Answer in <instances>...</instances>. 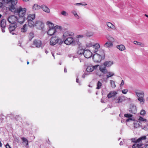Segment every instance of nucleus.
Instances as JSON below:
<instances>
[{
    "instance_id": "f257e3e1",
    "label": "nucleus",
    "mask_w": 148,
    "mask_h": 148,
    "mask_svg": "<svg viewBox=\"0 0 148 148\" xmlns=\"http://www.w3.org/2000/svg\"><path fill=\"white\" fill-rule=\"evenodd\" d=\"M105 54L103 50H101L98 52V53L94 54L93 56V59L95 62H99L102 60L104 59Z\"/></svg>"
},
{
    "instance_id": "f03ea898",
    "label": "nucleus",
    "mask_w": 148,
    "mask_h": 148,
    "mask_svg": "<svg viewBox=\"0 0 148 148\" xmlns=\"http://www.w3.org/2000/svg\"><path fill=\"white\" fill-rule=\"evenodd\" d=\"M27 11V9L25 8H22L20 6L16 8L14 13L15 15H18V16H24Z\"/></svg>"
},
{
    "instance_id": "7ed1b4c3",
    "label": "nucleus",
    "mask_w": 148,
    "mask_h": 148,
    "mask_svg": "<svg viewBox=\"0 0 148 148\" xmlns=\"http://www.w3.org/2000/svg\"><path fill=\"white\" fill-rule=\"evenodd\" d=\"M6 3H11V5L9 8V10L11 11L14 13V14L16 8H15V5L17 3V0H6Z\"/></svg>"
},
{
    "instance_id": "20e7f679",
    "label": "nucleus",
    "mask_w": 148,
    "mask_h": 148,
    "mask_svg": "<svg viewBox=\"0 0 148 148\" xmlns=\"http://www.w3.org/2000/svg\"><path fill=\"white\" fill-rule=\"evenodd\" d=\"M146 137L145 136H143L138 139L136 140L135 138H132L127 140L128 143L130 144L134 143H140L143 140H145L146 139Z\"/></svg>"
},
{
    "instance_id": "39448f33",
    "label": "nucleus",
    "mask_w": 148,
    "mask_h": 148,
    "mask_svg": "<svg viewBox=\"0 0 148 148\" xmlns=\"http://www.w3.org/2000/svg\"><path fill=\"white\" fill-rule=\"evenodd\" d=\"M7 20L10 23L14 24L17 23V17L14 15H12L8 17Z\"/></svg>"
},
{
    "instance_id": "423d86ee",
    "label": "nucleus",
    "mask_w": 148,
    "mask_h": 148,
    "mask_svg": "<svg viewBox=\"0 0 148 148\" xmlns=\"http://www.w3.org/2000/svg\"><path fill=\"white\" fill-rule=\"evenodd\" d=\"M59 40L60 38L58 36L53 37L50 39V44L54 46L58 43Z\"/></svg>"
},
{
    "instance_id": "0eeeda50",
    "label": "nucleus",
    "mask_w": 148,
    "mask_h": 148,
    "mask_svg": "<svg viewBox=\"0 0 148 148\" xmlns=\"http://www.w3.org/2000/svg\"><path fill=\"white\" fill-rule=\"evenodd\" d=\"M74 42V39L72 36L64 40V43L66 45H69L73 44Z\"/></svg>"
},
{
    "instance_id": "6e6552de",
    "label": "nucleus",
    "mask_w": 148,
    "mask_h": 148,
    "mask_svg": "<svg viewBox=\"0 0 148 148\" xmlns=\"http://www.w3.org/2000/svg\"><path fill=\"white\" fill-rule=\"evenodd\" d=\"M134 92L138 97V98L144 97L145 94L144 91L139 90H136L134 91Z\"/></svg>"
},
{
    "instance_id": "1a4fd4ad",
    "label": "nucleus",
    "mask_w": 148,
    "mask_h": 148,
    "mask_svg": "<svg viewBox=\"0 0 148 148\" xmlns=\"http://www.w3.org/2000/svg\"><path fill=\"white\" fill-rule=\"evenodd\" d=\"M99 66V65L98 64L95 65L94 66H88L86 69V71L87 72H91L93 71L94 70L97 69Z\"/></svg>"
},
{
    "instance_id": "9d476101",
    "label": "nucleus",
    "mask_w": 148,
    "mask_h": 148,
    "mask_svg": "<svg viewBox=\"0 0 148 148\" xmlns=\"http://www.w3.org/2000/svg\"><path fill=\"white\" fill-rule=\"evenodd\" d=\"M73 33L71 32H66L64 33L63 35V38L65 40L68 38L73 36Z\"/></svg>"
},
{
    "instance_id": "9b49d317",
    "label": "nucleus",
    "mask_w": 148,
    "mask_h": 148,
    "mask_svg": "<svg viewBox=\"0 0 148 148\" xmlns=\"http://www.w3.org/2000/svg\"><path fill=\"white\" fill-rule=\"evenodd\" d=\"M6 21L5 19L1 20L0 22V26L1 28L2 32H5V28L6 26Z\"/></svg>"
},
{
    "instance_id": "f8f14e48",
    "label": "nucleus",
    "mask_w": 148,
    "mask_h": 148,
    "mask_svg": "<svg viewBox=\"0 0 148 148\" xmlns=\"http://www.w3.org/2000/svg\"><path fill=\"white\" fill-rule=\"evenodd\" d=\"M129 111L132 114H136L137 112L136 106L133 105H131L129 109Z\"/></svg>"
},
{
    "instance_id": "ddd939ff",
    "label": "nucleus",
    "mask_w": 148,
    "mask_h": 148,
    "mask_svg": "<svg viewBox=\"0 0 148 148\" xmlns=\"http://www.w3.org/2000/svg\"><path fill=\"white\" fill-rule=\"evenodd\" d=\"M36 25L35 26L37 27V28L39 29H43L44 27V23L39 21H36L35 22Z\"/></svg>"
},
{
    "instance_id": "4468645a",
    "label": "nucleus",
    "mask_w": 148,
    "mask_h": 148,
    "mask_svg": "<svg viewBox=\"0 0 148 148\" xmlns=\"http://www.w3.org/2000/svg\"><path fill=\"white\" fill-rule=\"evenodd\" d=\"M33 45L35 46L36 47L40 48L41 45V41L39 40L35 39L33 42Z\"/></svg>"
},
{
    "instance_id": "2eb2a0df",
    "label": "nucleus",
    "mask_w": 148,
    "mask_h": 148,
    "mask_svg": "<svg viewBox=\"0 0 148 148\" xmlns=\"http://www.w3.org/2000/svg\"><path fill=\"white\" fill-rule=\"evenodd\" d=\"M92 55V53L89 50H85L84 56L85 58H90Z\"/></svg>"
},
{
    "instance_id": "dca6fc26",
    "label": "nucleus",
    "mask_w": 148,
    "mask_h": 148,
    "mask_svg": "<svg viewBox=\"0 0 148 148\" xmlns=\"http://www.w3.org/2000/svg\"><path fill=\"white\" fill-rule=\"evenodd\" d=\"M16 27L17 25L16 24L10 25L9 27L10 33L13 35L15 33L13 32L14 30Z\"/></svg>"
},
{
    "instance_id": "f3484780",
    "label": "nucleus",
    "mask_w": 148,
    "mask_h": 148,
    "mask_svg": "<svg viewBox=\"0 0 148 148\" xmlns=\"http://www.w3.org/2000/svg\"><path fill=\"white\" fill-rule=\"evenodd\" d=\"M56 32V30L55 28H49L47 32V34L49 35L52 36L54 35Z\"/></svg>"
},
{
    "instance_id": "a211bd4d",
    "label": "nucleus",
    "mask_w": 148,
    "mask_h": 148,
    "mask_svg": "<svg viewBox=\"0 0 148 148\" xmlns=\"http://www.w3.org/2000/svg\"><path fill=\"white\" fill-rule=\"evenodd\" d=\"M125 100V97L124 96H121L115 99L116 103H119L123 102Z\"/></svg>"
},
{
    "instance_id": "6ab92c4d",
    "label": "nucleus",
    "mask_w": 148,
    "mask_h": 148,
    "mask_svg": "<svg viewBox=\"0 0 148 148\" xmlns=\"http://www.w3.org/2000/svg\"><path fill=\"white\" fill-rule=\"evenodd\" d=\"M134 127L135 128H138L140 127H142V123L139 121H136L134 122Z\"/></svg>"
},
{
    "instance_id": "aec40b11",
    "label": "nucleus",
    "mask_w": 148,
    "mask_h": 148,
    "mask_svg": "<svg viewBox=\"0 0 148 148\" xmlns=\"http://www.w3.org/2000/svg\"><path fill=\"white\" fill-rule=\"evenodd\" d=\"M35 18V14H29L27 16V21L33 20Z\"/></svg>"
},
{
    "instance_id": "412c9836",
    "label": "nucleus",
    "mask_w": 148,
    "mask_h": 148,
    "mask_svg": "<svg viewBox=\"0 0 148 148\" xmlns=\"http://www.w3.org/2000/svg\"><path fill=\"white\" fill-rule=\"evenodd\" d=\"M117 94V92L115 91H111L108 95L107 97L108 99H110L112 97L115 96Z\"/></svg>"
},
{
    "instance_id": "4be33fe9",
    "label": "nucleus",
    "mask_w": 148,
    "mask_h": 148,
    "mask_svg": "<svg viewBox=\"0 0 148 148\" xmlns=\"http://www.w3.org/2000/svg\"><path fill=\"white\" fill-rule=\"evenodd\" d=\"M41 8L45 12L49 13L50 12V10L49 8L45 5H41Z\"/></svg>"
},
{
    "instance_id": "5701e85b",
    "label": "nucleus",
    "mask_w": 148,
    "mask_h": 148,
    "mask_svg": "<svg viewBox=\"0 0 148 148\" xmlns=\"http://www.w3.org/2000/svg\"><path fill=\"white\" fill-rule=\"evenodd\" d=\"M25 20V19L24 18V16L21 17L18 16V17H17V22H18L20 23H23Z\"/></svg>"
},
{
    "instance_id": "b1692460",
    "label": "nucleus",
    "mask_w": 148,
    "mask_h": 148,
    "mask_svg": "<svg viewBox=\"0 0 148 148\" xmlns=\"http://www.w3.org/2000/svg\"><path fill=\"white\" fill-rule=\"evenodd\" d=\"M112 61H108L104 62L103 64L106 67H109L110 66L113 64Z\"/></svg>"
},
{
    "instance_id": "393cba45",
    "label": "nucleus",
    "mask_w": 148,
    "mask_h": 148,
    "mask_svg": "<svg viewBox=\"0 0 148 148\" xmlns=\"http://www.w3.org/2000/svg\"><path fill=\"white\" fill-rule=\"evenodd\" d=\"M27 30V25L26 24H25L21 28V31L22 32L25 33Z\"/></svg>"
},
{
    "instance_id": "a878e982",
    "label": "nucleus",
    "mask_w": 148,
    "mask_h": 148,
    "mask_svg": "<svg viewBox=\"0 0 148 148\" xmlns=\"http://www.w3.org/2000/svg\"><path fill=\"white\" fill-rule=\"evenodd\" d=\"M27 22L28 26L30 27H34L36 25L35 23L34 22L33 20L27 21Z\"/></svg>"
},
{
    "instance_id": "bb28decb",
    "label": "nucleus",
    "mask_w": 148,
    "mask_h": 148,
    "mask_svg": "<svg viewBox=\"0 0 148 148\" xmlns=\"http://www.w3.org/2000/svg\"><path fill=\"white\" fill-rule=\"evenodd\" d=\"M116 48L121 51H123L125 49V47L123 45H118L116 46Z\"/></svg>"
},
{
    "instance_id": "cd10ccee",
    "label": "nucleus",
    "mask_w": 148,
    "mask_h": 148,
    "mask_svg": "<svg viewBox=\"0 0 148 148\" xmlns=\"http://www.w3.org/2000/svg\"><path fill=\"white\" fill-rule=\"evenodd\" d=\"M106 67H100L99 68V70L100 71L103 73L106 74L107 73L108 70L106 69Z\"/></svg>"
},
{
    "instance_id": "c85d7f7f",
    "label": "nucleus",
    "mask_w": 148,
    "mask_h": 148,
    "mask_svg": "<svg viewBox=\"0 0 148 148\" xmlns=\"http://www.w3.org/2000/svg\"><path fill=\"white\" fill-rule=\"evenodd\" d=\"M134 143L132 146V147L133 148H142V146H141V143L139 144L137 143Z\"/></svg>"
},
{
    "instance_id": "c756f323",
    "label": "nucleus",
    "mask_w": 148,
    "mask_h": 148,
    "mask_svg": "<svg viewBox=\"0 0 148 148\" xmlns=\"http://www.w3.org/2000/svg\"><path fill=\"white\" fill-rule=\"evenodd\" d=\"M113 46L112 43L108 41L104 45V47H110Z\"/></svg>"
},
{
    "instance_id": "7c9ffc66",
    "label": "nucleus",
    "mask_w": 148,
    "mask_h": 148,
    "mask_svg": "<svg viewBox=\"0 0 148 148\" xmlns=\"http://www.w3.org/2000/svg\"><path fill=\"white\" fill-rule=\"evenodd\" d=\"M32 8L33 10H38L41 8V6H40L37 4H35L33 6Z\"/></svg>"
},
{
    "instance_id": "2f4dec72",
    "label": "nucleus",
    "mask_w": 148,
    "mask_h": 148,
    "mask_svg": "<svg viewBox=\"0 0 148 148\" xmlns=\"http://www.w3.org/2000/svg\"><path fill=\"white\" fill-rule=\"evenodd\" d=\"M106 77L107 79L112 77L114 75V72L111 71L107 72L106 73Z\"/></svg>"
},
{
    "instance_id": "473e14b6",
    "label": "nucleus",
    "mask_w": 148,
    "mask_h": 148,
    "mask_svg": "<svg viewBox=\"0 0 148 148\" xmlns=\"http://www.w3.org/2000/svg\"><path fill=\"white\" fill-rule=\"evenodd\" d=\"M138 100L139 101L140 104L141 105H143L145 104V99L144 97L138 98Z\"/></svg>"
},
{
    "instance_id": "72a5a7b5",
    "label": "nucleus",
    "mask_w": 148,
    "mask_h": 148,
    "mask_svg": "<svg viewBox=\"0 0 148 148\" xmlns=\"http://www.w3.org/2000/svg\"><path fill=\"white\" fill-rule=\"evenodd\" d=\"M107 26L113 30L116 29L115 26L110 22H108L106 23Z\"/></svg>"
},
{
    "instance_id": "f704fd0d",
    "label": "nucleus",
    "mask_w": 148,
    "mask_h": 148,
    "mask_svg": "<svg viewBox=\"0 0 148 148\" xmlns=\"http://www.w3.org/2000/svg\"><path fill=\"white\" fill-rule=\"evenodd\" d=\"M100 46L99 45L98 43H96L94 45H93V47L95 49V50H94V52L95 53L96 52L98 49L100 48Z\"/></svg>"
},
{
    "instance_id": "c9c22d12",
    "label": "nucleus",
    "mask_w": 148,
    "mask_h": 148,
    "mask_svg": "<svg viewBox=\"0 0 148 148\" xmlns=\"http://www.w3.org/2000/svg\"><path fill=\"white\" fill-rule=\"evenodd\" d=\"M46 24H47V25H48V27H49V28H55L54 27L53 24L51 22H49V21L47 22L46 23Z\"/></svg>"
},
{
    "instance_id": "e433bc0d",
    "label": "nucleus",
    "mask_w": 148,
    "mask_h": 148,
    "mask_svg": "<svg viewBox=\"0 0 148 148\" xmlns=\"http://www.w3.org/2000/svg\"><path fill=\"white\" fill-rule=\"evenodd\" d=\"M134 43L135 45H137L140 46L141 47H143L145 46V45L144 44L136 41H134Z\"/></svg>"
},
{
    "instance_id": "4c0bfd02",
    "label": "nucleus",
    "mask_w": 148,
    "mask_h": 148,
    "mask_svg": "<svg viewBox=\"0 0 148 148\" xmlns=\"http://www.w3.org/2000/svg\"><path fill=\"white\" fill-rule=\"evenodd\" d=\"M34 34L33 32H30L28 36V37L29 38V40L31 41L32 39L34 37Z\"/></svg>"
},
{
    "instance_id": "58836bf2",
    "label": "nucleus",
    "mask_w": 148,
    "mask_h": 148,
    "mask_svg": "<svg viewBox=\"0 0 148 148\" xmlns=\"http://www.w3.org/2000/svg\"><path fill=\"white\" fill-rule=\"evenodd\" d=\"M85 51V50H84L83 49H81L78 50L77 53L79 54H83L84 55Z\"/></svg>"
},
{
    "instance_id": "ea45409f",
    "label": "nucleus",
    "mask_w": 148,
    "mask_h": 148,
    "mask_svg": "<svg viewBox=\"0 0 148 148\" xmlns=\"http://www.w3.org/2000/svg\"><path fill=\"white\" fill-rule=\"evenodd\" d=\"M97 87H96L97 89H99L101 88L102 86L101 83L99 81L97 83Z\"/></svg>"
},
{
    "instance_id": "a19ab883",
    "label": "nucleus",
    "mask_w": 148,
    "mask_h": 148,
    "mask_svg": "<svg viewBox=\"0 0 148 148\" xmlns=\"http://www.w3.org/2000/svg\"><path fill=\"white\" fill-rule=\"evenodd\" d=\"M107 39L108 40L109 42H111L112 43L113 42H114V39L113 37L109 36L107 38Z\"/></svg>"
},
{
    "instance_id": "79ce46f5",
    "label": "nucleus",
    "mask_w": 148,
    "mask_h": 148,
    "mask_svg": "<svg viewBox=\"0 0 148 148\" xmlns=\"http://www.w3.org/2000/svg\"><path fill=\"white\" fill-rule=\"evenodd\" d=\"M110 83L111 84V86L112 88H115L116 86V85L115 84V82L112 80H110Z\"/></svg>"
},
{
    "instance_id": "37998d69",
    "label": "nucleus",
    "mask_w": 148,
    "mask_h": 148,
    "mask_svg": "<svg viewBox=\"0 0 148 148\" xmlns=\"http://www.w3.org/2000/svg\"><path fill=\"white\" fill-rule=\"evenodd\" d=\"M75 5H82V6H84L85 5H87V4L85 2H83L82 3H77L75 4Z\"/></svg>"
},
{
    "instance_id": "c03bdc74",
    "label": "nucleus",
    "mask_w": 148,
    "mask_h": 148,
    "mask_svg": "<svg viewBox=\"0 0 148 148\" xmlns=\"http://www.w3.org/2000/svg\"><path fill=\"white\" fill-rule=\"evenodd\" d=\"M22 141L24 142L27 145H28V141L26 138L24 137H23L22 138Z\"/></svg>"
},
{
    "instance_id": "a18cd8bd",
    "label": "nucleus",
    "mask_w": 148,
    "mask_h": 148,
    "mask_svg": "<svg viewBox=\"0 0 148 148\" xmlns=\"http://www.w3.org/2000/svg\"><path fill=\"white\" fill-rule=\"evenodd\" d=\"M72 13L74 15L75 17L77 18H79V16L77 14L76 12L75 11H73L72 12Z\"/></svg>"
},
{
    "instance_id": "49530a36",
    "label": "nucleus",
    "mask_w": 148,
    "mask_h": 148,
    "mask_svg": "<svg viewBox=\"0 0 148 148\" xmlns=\"http://www.w3.org/2000/svg\"><path fill=\"white\" fill-rule=\"evenodd\" d=\"M124 116L126 118H131L132 116V115L130 114H124Z\"/></svg>"
},
{
    "instance_id": "de8ad7c7",
    "label": "nucleus",
    "mask_w": 148,
    "mask_h": 148,
    "mask_svg": "<svg viewBox=\"0 0 148 148\" xmlns=\"http://www.w3.org/2000/svg\"><path fill=\"white\" fill-rule=\"evenodd\" d=\"M61 14L64 16H67L68 15L67 13L65 11L63 10L61 12Z\"/></svg>"
},
{
    "instance_id": "09e8293b",
    "label": "nucleus",
    "mask_w": 148,
    "mask_h": 148,
    "mask_svg": "<svg viewBox=\"0 0 148 148\" xmlns=\"http://www.w3.org/2000/svg\"><path fill=\"white\" fill-rule=\"evenodd\" d=\"M141 146H142V148H148V145H145L141 143Z\"/></svg>"
},
{
    "instance_id": "8fccbe9b",
    "label": "nucleus",
    "mask_w": 148,
    "mask_h": 148,
    "mask_svg": "<svg viewBox=\"0 0 148 148\" xmlns=\"http://www.w3.org/2000/svg\"><path fill=\"white\" fill-rule=\"evenodd\" d=\"M86 46L87 47H92L93 46V45L91 42L87 43L86 44Z\"/></svg>"
},
{
    "instance_id": "3c124183",
    "label": "nucleus",
    "mask_w": 148,
    "mask_h": 148,
    "mask_svg": "<svg viewBox=\"0 0 148 148\" xmlns=\"http://www.w3.org/2000/svg\"><path fill=\"white\" fill-rule=\"evenodd\" d=\"M140 114L141 115H144L146 114V112L145 110H141L140 112Z\"/></svg>"
},
{
    "instance_id": "603ef678",
    "label": "nucleus",
    "mask_w": 148,
    "mask_h": 148,
    "mask_svg": "<svg viewBox=\"0 0 148 148\" xmlns=\"http://www.w3.org/2000/svg\"><path fill=\"white\" fill-rule=\"evenodd\" d=\"M139 120L141 121H144L145 122L147 121V119H144L143 117L141 116L140 117Z\"/></svg>"
},
{
    "instance_id": "864d4df0",
    "label": "nucleus",
    "mask_w": 148,
    "mask_h": 148,
    "mask_svg": "<svg viewBox=\"0 0 148 148\" xmlns=\"http://www.w3.org/2000/svg\"><path fill=\"white\" fill-rule=\"evenodd\" d=\"M128 90L127 89H123L122 90V92L123 94H126Z\"/></svg>"
},
{
    "instance_id": "5fc2aeb1",
    "label": "nucleus",
    "mask_w": 148,
    "mask_h": 148,
    "mask_svg": "<svg viewBox=\"0 0 148 148\" xmlns=\"http://www.w3.org/2000/svg\"><path fill=\"white\" fill-rule=\"evenodd\" d=\"M84 36L83 35H79L77 36L76 37L77 38H82Z\"/></svg>"
},
{
    "instance_id": "6e6d98bb",
    "label": "nucleus",
    "mask_w": 148,
    "mask_h": 148,
    "mask_svg": "<svg viewBox=\"0 0 148 148\" xmlns=\"http://www.w3.org/2000/svg\"><path fill=\"white\" fill-rule=\"evenodd\" d=\"M124 84V82L123 80H122L121 81V84H120V86L121 87L123 86Z\"/></svg>"
},
{
    "instance_id": "4d7b16f0",
    "label": "nucleus",
    "mask_w": 148,
    "mask_h": 148,
    "mask_svg": "<svg viewBox=\"0 0 148 148\" xmlns=\"http://www.w3.org/2000/svg\"><path fill=\"white\" fill-rule=\"evenodd\" d=\"M5 146L6 148H11L10 146L9 145L8 143Z\"/></svg>"
},
{
    "instance_id": "13d9d810",
    "label": "nucleus",
    "mask_w": 148,
    "mask_h": 148,
    "mask_svg": "<svg viewBox=\"0 0 148 148\" xmlns=\"http://www.w3.org/2000/svg\"><path fill=\"white\" fill-rule=\"evenodd\" d=\"M132 120V119L131 118H129L128 119H127L126 120V121L128 122L130 120Z\"/></svg>"
},
{
    "instance_id": "bf43d9fd",
    "label": "nucleus",
    "mask_w": 148,
    "mask_h": 148,
    "mask_svg": "<svg viewBox=\"0 0 148 148\" xmlns=\"http://www.w3.org/2000/svg\"><path fill=\"white\" fill-rule=\"evenodd\" d=\"M3 6V3H2L0 2V8L2 7Z\"/></svg>"
},
{
    "instance_id": "052dcab7",
    "label": "nucleus",
    "mask_w": 148,
    "mask_h": 148,
    "mask_svg": "<svg viewBox=\"0 0 148 148\" xmlns=\"http://www.w3.org/2000/svg\"><path fill=\"white\" fill-rule=\"evenodd\" d=\"M10 115H11L12 116H13V115L12 114H8L7 116L8 117H10Z\"/></svg>"
},
{
    "instance_id": "680f3d73",
    "label": "nucleus",
    "mask_w": 148,
    "mask_h": 148,
    "mask_svg": "<svg viewBox=\"0 0 148 148\" xmlns=\"http://www.w3.org/2000/svg\"><path fill=\"white\" fill-rule=\"evenodd\" d=\"M146 126H144V127L142 128V129H144L145 130H146Z\"/></svg>"
},
{
    "instance_id": "e2e57ef3",
    "label": "nucleus",
    "mask_w": 148,
    "mask_h": 148,
    "mask_svg": "<svg viewBox=\"0 0 148 148\" xmlns=\"http://www.w3.org/2000/svg\"><path fill=\"white\" fill-rule=\"evenodd\" d=\"M67 72V69H66V68H65V67L64 68V72L65 73H66V72Z\"/></svg>"
},
{
    "instance_id": "0e129e2a",
    "label": "nucleus",
    "mask_w": 148,
    "mask_h": 148,
    "mask_svg": "<svg viewBox=\"0 0 148 148\" xmlns=\"http://www.w3.org/2000/svg\"><path fill=\"white\" fill-rule=\"evenodd\" d=\"M76 82L77 83H79V79H78V78L77 77L76 79Z\"/></svg>"
},
{
    "instance_id": "69168bd1",
    "label": "nucleus",
    "mask_w": 148,
    "mask_h": 148,
    "mask_svg": "<svg viewBox=\"0 0 148 148\" xmlns=\"http://www.w3.org/2000/svg\"><path fill=\"white\" fill-rule=\"evenodd\" d=\"M123 144V142L122 141H121L120 143V145H122Z\"/></svg>"
},
{
    "instance_id": "338daca9",
    "label": "nucleus",
    "mask_w": 148,
    "mask_h": 148,
    "mask_svg": "<svg viewBox=\"0 0 148 148\" xmlns=\"http://www.w3.org/2000/svg\"><path fill=\"white\" fill-rule=\"evenodd\" d=\"M45 53L47 54V53H48V51H47V50H45Z\"/></svg>"
},
{
    "instance_id": "774afa93",
    "label": "nucleus",
    "mask_w": 148,
    "mask_h": 148,
    "mask_svg": "<svg viewBox=\"0 0 148 148\" xmlns=\"http://www.w3.org/2000/svg\"><path fill=\"white\" fill-rule=\"evenodd\" d=\"M146 100L147 101H148V97H147L146 98Z\"/></svg>"
}]
</instances>
